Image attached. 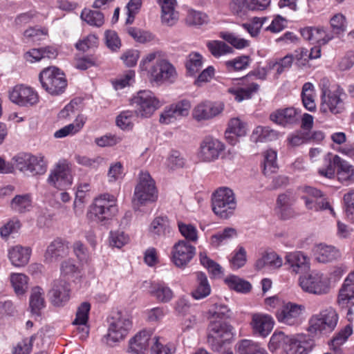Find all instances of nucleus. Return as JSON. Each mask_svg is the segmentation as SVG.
<instances>
[{
	"label": "nucleus",
	"instance_id": "nucleus-6",
	"mask_svg": "<svg viewBox=\"0 0 354 354\" xmlns=\"http://www.w3.org/2000/svg\"><path fill=\"white\" fill-rule=\"evenodd\" d=\"M212 207L214 213L221 218H227L236 207V202L232 189L220 187L212 196Z\"/></svg>",
	"mask_w": 354,
	"mask_h": 354
},
{
	"label": "nucleus",
	"instance_id": "nucleus-1",
	"mask_svg": "<svg viewBox=\"0 0 354 354\" xmlns=\"http://www.w3.org/2000/svg\"><path fill=\"white\" fill-rule=\"evenodd\" d=\"M207 342L212 349L219 352L233 339L234 333L231 326L222 321L230 317V310L222 304H215L209 310Z\"/></svg>",
	"mask_w": 354,
	"mask_h": 354
},
{
	"label": "nucleus",
	"instance_id": "nucleus-35",
	"mask_svg": "<svg viewBox=\"0 0 354 354\" xmlns=\"http://www.w3.org/2000/svg\"><path fill=\"white\" fill-rule=\"evenodd\" d=\"M80 277V270L75 265L74 260L66 259L62 261L60 266V277L58 279H64L66 281L71 280L75 282Z\"/></svg>",
	"mask_w": 354,
	"mask_h": 354
},
{
	"label": "nucleus",
	"instance_id": "nucleus-20",
	"mask_svg": "<svg viewBox=\"0 0 354 354\" xmlns=\"http://www.w3.org/2000/svg\"><path fill=\"white\" fill-rule=\"evenodd\" d=\"M301 36L311 44L325 45L333 39V33L322 26H307L300 30Z\"/></svg>",
	"mask_w": 354,
	"mask_h": 354
},
{
	"label": "nucleus",
	"instance_id": "nucleus-64",
	"mask_svg": "<svg viewBox=\"0 0 354 354\" xmlns=\"http://www.w3.org/2000/svg\"><path fill=\"white\" fill-rule=\"evenodd\" d=\"M20 226L18 220L11 219L0 228V235L3 239H8L10 235L17 233Z\"/></svg>",
	"mask_w": 354,
	"mask_h": 354
},
{
	"label": "nucleus",
	"instance_id": "nucleus-14",
	"mask_svg": "<svg viewBox=\"0 0 354 354\" xmlns=\"http://www.w3.org/2000/svg\"><path fill=\"white\" fill-rule=\"evenodd\" d=\"M304 307L292 302L284 304L276 312L277 321L283 324L290 326H297L302 322V313Z\"/></svg>",
	"mask_w": 354,
	"mask_h": 354
},
{
	"label": "nucleus",
	"instance_id": "nucleus-47",
	"mask_svg": "<svg viewBox=\"0 0 354 354\" xmlns=\"http://www.w3.org/2000/svg\"><path fill=\"white\" fill-rule=\"evenodd\" d=\"M10 283L18 296L24 295L28 288V277L22 273H12L10 277Z\"/></svg>",
	"mask_w": 354,
	"mask_h": 354
},
{
	"label": "nucleus",
	"instance_id": "nucleus-24",
	"mask_svg": "<svg viewBox=\"0 0 354 354\" xmlns=\"http://www.w3.org/2000/svg\"><path fill=\"white\" fill-rule=\"evenodd\" d=\"M151 333L142 330L138 333L129 342L128 351L131 354H145L152 342Z\"/></svg>",
	"mask_w": 354,
	"mask_h": 354
},
{
	"label": "nucleus",
	"instance_id": "nucleus-50",
	"mask_svg": "<svg viewBox=\"0 0 354 354\" xmlns=\"http://www.w3.org/2000/svg\"><path fill=\"white\" fill-rule=\"evenodd\" d=\"M352 333L353 328L350 324L342 328L330 340L331 348L335 352L339 353L341 351L339 347L346 342Z\"/></svg>",
	"mask_w": 354,
	"mask_h": 354
},
{
	"label": "nucleus",
	"instance_id": "nucleus-40",
	"mask_svg": "<svg viewBox=\"0 0 354 354\" xmlns=\"http://www.w3.org/2000/svg\"><path fill=\"white\" fill-rule=\"evenodd\" d=\"M11 208L18 213L29 212L32 207V198L30 194L15 196L10 203Z\"/></svg>",
	"mask_w": 354,
	"mask_h": 354
},
{
	"label": "nucleus",
	"instance_id": "nucleus-30",
	"mask_svg": "<svg viewBox=\"0 0 354 354\" xmlns=\"http://www.w3.org/2000/svg\"><path fill=\"white\" fill-rule=\"evenodd\" d=\"M225 136L232 145H236L243 136V122L241 118H232L228 122Z\"/></svg>",
	"mask_w": 354,
	"mask_h": 354
},
{
	"label": "nucleus",
	"instance_id": "nucleus-4",
	"mask_svg": "<svg viewBox=\"0 0 354 354\" xmlns=\"http://www.w3.org/2000/svg\"><path fill=\"white\" fill-rule=\"evenodd\" d=\"M346 93L339 86L332 89L323 85L321 91L320 111L323 113L338 115L345 110Z\"/></svg>",
	"mask_w": 354,
	"mask_h": 354
},
{
	"label": "nucleus",
	"instance_id": "nucleus-27",
	"mask_svg": "<svg viewBox=\"0 0 354 354\" xmlns=\"http://www.w3.org/2000/svg\"><path fill=\"white\" fill-rule=\"evenodd\" d=\"M283 265L281 257L274 252H266L255 263L256 269L269 272Z\"/></svg>",
	"mask_w": 354,
	"mask_h": 354
},
{
	"label": "nucleus",
	"instance_id": "nucleus-26",
	"mask_svg": "<svg viewBox=\"0 0 354 354\" xmlns=\"http://www.w3.org/2000/svg\"><path fill=\"white\" fill-rule=\"evenodd\" d=\"M295 274L306 272L310 268V259L301 251L287 253L286 255V264Z\"/></svg>",
	"mask_w": 354,
	"mask_h": 354
},
{
	"label": "nucleus",
	"instance_id": "nucleus-42",
	"mask_svg": "<svg viewBox=\"0 0 354 354\" xmlns=\"http://www.w3.org/2000/svg\"><path fill=\"white\" fill-rule=\"evenodd\" d=\"M90 309L91 305L88 302L85 301L82 303L77 308L76 317L73 322L74 325H78L79 329L86 334L88 333L86 324L88 319Z\"/></svg>",
	"mask_w": 354,
	"mask_h": 354
},
{
	"label": "nucleus",
	"instance_id": "nucleus-48",
	"mask_svg": "<svg viewBox=\"0 0 354 354\" xmlns=\"http://www.w3.org/2000/svg\"><path fill=\"white\" fill-rule=\"evenodd\" d=\"M207 47L211 54L216 58L231 54L233 52L232 47L220 40H212L207 43Z\"/></svg>",
	"mask_w": 354,
	"mask_h": 354
},
{
	"label": "nucleus",
	"instance_id": "nucleus-59",
	"mask_svg": "<svg viewBox=\"0 0 354 354\" xmlns=\"http://www.w3.org/2000/svg\"><path fill=\"white\" fill-rule=\"evenodd\" d=\"M310 140V134L303 131H297L290 134L287 138V141L292 147H297L305 144Z\"/></svg>",
	"mask_w": 354,
	"mask_h": 354
},
{
	"label": "nucleus",
	"instance_id": "nucleus-56",
	"mask_svg": "<svg viewBox=\"0 0 354 354\" xmlns=\"http://www.w3.org/2000/svg\"><path fill=\"white\" fill-rule=\"evenodd\" d=\"M267 20L268 18L266 17H254L250 20L249 22L245 24V30L248 31L251 37H255L259 35L263 24Z\"/></svg>",
	"mask_w": 354,
	"mask_h": 354
},
{
	"label": "nucleus",
	"instance_id": "nucleus-63",
	"mask_svg": "<svg viewBox=\"0 0 354 354\" xmlns=\"http://www.w3.org/2000/svg\"><path fill=\"white\" fill-rule=\"evenodd\" d=\"M134 113L131 111H122L116 118L117 125L122 129H129L132 127Z\"/></svg>",
	"mask_w": 354,
	"mask_h": 354
},
{
	"label": "nucleus",
	"instance_id": "nucleus-57",
	"mask_svg": "<svg viewBox=\"0 0 354 354\" xmlns=\"http://www.w3.org/2000/svg\"><path fill=\"white\" fill-rule=\"evenodd\" d=\"M209 21L208 16L202 12L190 10L187 12L186 21L189 25L201 26Z\"/></svg>",
	"mask_w": 354,
	"mask_h": 354
},
{
	"label": "nucleus",
	"instance_id": "nucleus-62",
	"mask_svg": "<svg viewBox=\"0 0 354 354\" xmlns=\"http://www.w3.org/2000/svg\"><path fill=\"white\" fill-rule=\"evenodd\" d=\"M178 226L180 234L187 240L190 241H196L198 239L197 230L194 225L178 222Z\"/></svg>",
	"mask_w": 354,
	"mask_h": 354
},
{
	"label": "nucleus",
	"instance_id": "nucleus-17",
	"mask_svg": "<svg viewBox=\"0 0 354 354\" xmlns=\"http://www.w3.org/2000/svg\"><path fill=\"white\" fill-rule=\"evenodd\" d=\"M269 118L279 126L290 129L299 124L300 111L294 107L278 109L270 114Z\"/></svg>",
	"mask_w": 354,
	"mask_h": 354
},
{
	"label": "nucleus",
	"instance_id": "nucleus-58",
	"mask_svg": "<svg viewBox=\"0 0 354 354\" xmlns=\"http://www.w3.org/2000/svg\"><path fill=\"white\" fill-rule=\"evenodd\" d=\"M75 159L79 165L91 169H97L103 162V158L100 156L90 158L86 156L76 155Z\"/></svg>",
	"mask_w": 354,
	"mask_h": 354
},
{
	"label": "nucleus",
	"instance_id": "nucleus-3",
	"mask_svg": "<svg viewBox=\"0 0 354 354\" xmlns=\"http://www.w3.org/2000/svg\"><path fill=\"white\" fill-rule=\"evenodd\" d=\"M107 322L108 330L104 340L110 346L122 341L132 327V321L129 316L120 311L113 312L108 317Z\"/></svg>",
	"mask_w": 354,
	"mask_h": 354
},
{
	"label": "nucleus",
	"instance_id": "nucleus-51",
	"mask_svg": "<svg viewBox=\"0 0 354 354\" xmlns=\"http://www.w3.org/2000/svg\"><path fill=\"white\" fill-rule=\"evenodd\" d=\"M47 162L41 154L33 156L30 154L28 172L32 175L43 174L46 172Z\"/></svg>",
	"mask_w": 354,
	"mask_h": 354
},
{
	"label": "nucleus",
	"instance_id": "nucleus-2",
	"mask_svg": "<svg viewBox=\"0 0 354 354\" xmlns=\"http://www.w3.org/2000/svg\"><path fill=\"white\" fill-rule=\"evenodd\" d=\"M140 68L142 71H147L151 79L158 84L170 80L176 75L174 66L161 57L158 51L147 55L140 62Z\"/></svg>",
	"mask_w": 354,
	"mask_h": 354
},
{
	"label": "nucleus",
	"instance_id": "nucleus-44",
	"mask_svg": "<svg viewBox=\"0 0 354 354\" xmlns=\"http://www.w3.org/2000/svg\"><path fill=\"white\" fill-rule=\"evenodd\" d=\"M86 118L84 115H78L75 122L66 125L55 132L54 136L57 138H62L69 135L78 132L84 126Z\"/></svg>",
	"mask_w": 354,
	"mask_h": 354
},
{
	"label": "nucleus",
	"instance_id": "nucleus-5",
	"mask_svg": "<svg viewBox=\"0 0 354 354\" xmlns=\"http://www.w3.org/2000/svg\"><path fill=\"white\" fill-rule=\"evenodd\" d=\"M158 198V191L155 182L148 172L141 171L133 197L134 209L138 210L140 207L148 203H153Z\"/></svg>",
	"mask_w": 354,
	"mask_h": 354
},
{
	"label": "nucleus",
	"instance_id": "nucleus-25",
	"mask_svg": "<svg viewBox=\"0 0 354 354\" xmlns=\"http://www.w3.org/2000/svg\"><path fill=\"white\" fill-rule=\"evenodd\" d=\"M68 242L57 238L53 240L48 245L44 254V261L46 263H53L58 260L59 258L64 257L68 253Z\"/></svg>",
	"mask_w": 354,
	"mask_h": 354
},
{
	"label": "nucleus",
	"instance_id": "nucleus-16",
	"mask_svg": "<svg viewBox=\"0 0 354 354\" xmlns=\"http://www.w3.org/2000/svg\"><path fill=\"white\" fill-rule=\"evenodd\" d=\"M70 283L64 279H55L52 282L48 295L51 304L56 307L65 306L71 298Z\"/></svg>",
	"mask_w": 354,
	"mask_h": 354
},
{
	"label": "nucleus",
	"instance_id": "nucleus-52",
	"mask_svg": "<svg viewBox=\"0 0 354 354\" xmlns=\"http://www.w3.org/2000/svg\"><path fill=\"white\" fill-rule=\"evenodd\" d=\"M80 17L88 25L96 27L101 26L104 21V15L101 12L88 9H84Z\"/></svg>",
	"mask_w": 354,
	"mask_h": 354
},
{
	"label": "nucleus",
	"instance_id": "nucleus-21",
	"mask_svg": "<svg viewBox=\"0 0 354 354\" xmlns=\"http://www.w3.org/2000/svg\"><path fill=\"white\" fill-rule=\"evenodd\" d=\"M273 317L268 314H254L250 325L254 335L263 338L266 337L272 330L274 326Z\"/></svg>",
	"mask_w": 354,
	"mask_h": 354
},
{
	"label": "nucleus",
	"instance_id": "nucleus-46",
	"mask_svg": "<svg viewBox=\"0 0 354 354\" xmlns=\"http://www.w3.org/2000/svg\"><path fill=\"white\" fill-rule=\"evenodd\" d=\"M292 336L286 335L283 331L275 330L272 335L268 343V348L274 352L279 348H284L286 346H289L291 342Z\"/></svg>",
	"mask_w": 354,
	"mask_h": 354
},
{
	"label": "nucleus",
	"instance_id": "nucleus-31",
	"mask_svg": "<svg viewBox=\"0 0 354 354\" xmlns=\"http://www.w3.org/2000/svg\"><path fill=\"white\" fill-rule=\"evenodd\" d=\"M31 249L20 245H15L8 250V258L12 264L16 267L26 265L30 258Z\"/></svg>",
	"mask_w": 354,
	"mask_h": 354
},
{
	"label": "nucleus",
	"instance_id": "nucleus-43",
	"mask_svg": "<svg viewBox=\"0 0 354 354\" xmlns=\"http://www.w3.org/2000/svg\"><path fill=\"white\" fill-rule=\"evenodd\" d=\"M330 30L333 39L339 37L346 31L347 21L346 17L342 13L335 14L329 21Z\"/></svg>",
	"mask_w": 354,
	"mask_h": 354
},
{
	"label": "nucleus",
	"instance_id": "nucleus-61",
	"mask_svg": "<svg viewBox=\"0 0 354 354\" xmlns=\"http://www.w3.org/2000/svg\"><path fill=\"white\" fill-rule=\"evenodd\" d=\"M129 241V237L123 232L111 231L109 235V243L112 247L121 248Z\"/></svg>",
	"mask_w": 354,
	"mask_h": 354
},
{
	"label": "nucleus",
	"instance_id": "nucleus-55",
	"mask_svg": "<svg viewBox=\"0 0 354 354\" xmlns=\"http://www.w3.org/2000/svg\"><path fill=\"white\" fill-rule=\"evenodd\" d=\"M199 259L201 263L213 275L217 276L223 273L222 267L218 263L210 259L205 252H201L199 253Z\"/></svg>",
	"mask_w": 354,
	"mask_h": 354
},
{
	"label": "nucleus",
	"instance_id": "nucleus-29",
	"mask_svg": "<svg viewBox=\"0 0 354 354\" xmlns=\"http://www.w3.org/2000/svg\"><path fill=\"white\" fill-rule=\"evenodd\" d=\"M315 259L319 263H328L339 257V252L335 247L324 243L315 245L313 249Z\"/></svg>",
	"mask_w": 354,
	"mask_h": 354
},
{
	"label": "nucleus",
	"instance_id": "nucleus-19",
	"mask_svg": "<svg viewBox=\"0 0 354 354\" xmlns=\"http://www.w3.org/2000/svg\"><path fill=\"white\" fill-rule=\"evenodd\" d=\"M223 109L222 102H204L194 108L192 116L197 122L206 121L220 114Z\"/></svg>",
	"mask_w": 354,
	"mask_h": 354
},
{
	"label": "nucleus",
	"instance_id": "nucleus-60",
	"mask_svg": "<svg viewBox=\"0 0 354 354\" xmlns=\"http://www.w3.org/2000/svg\"><path fill=\"white\" fill-rule=\"evenodd\" d=\"M174 347L171 345L164 346L159 342V339L154 336L150 346V354H171L174 352Z\"/></svg>",
	"mask_w": 354,
	"mask_h": 354
},
{
	"label": "nucleus",
	"instance_id": "nucleus-11",
	"mask_svg": "<svg viewBox=\"0 0 354 354\" xmlns=\"http://www.w3.org/2000/svg\"><path fill=\"white\" fill-rule=\"evenodd\" d=\"M302 192L304 195L301 199L304 201L307 209L316 212L328 210L333 216H335L333 207L321 190L313 187L304 186Z\"/></svg>",
	"mask_w": 354,
	"mask_h": 354
},
{
	"label": "nucleus",
	"instance_id": "nucleus-18",
	"mask_svg": "<svg viewBox=\"0 0 354 354\" xmlns=\"http://www.w3.org/2000/svg\"><path fill=\"white\" fill-rule=\"evenodd\" d=\"M9 97L13 103L21 106H32L38 101V95L32 88L23 85H16L9 93Z\"/></svg>",
	"mask_w": 354,
	"mask_h": 354
},
{
	"label": "nucleus",
	"instance_id": "nucleus-22",
	"mask_svg": "<svg viewBox=\"0 0 354 354\" xmlns=\"http://www.w3.org/2000/svg\"><path fill=\"white\" fill-rule=\"evenodd\" d=\"M195 252V247L185 241H180L173 248L172 261L177 267H183L192 260Z\"/></svg>",
	"mask_w": 354,
	"mask_h": 354
},
{
	"label": "nucleus",
	"instance_id": "nucleus-12",
	"mask_svg": "<svg viewBox=\"0 0 354 354\" xmlns=\"http://www.w3.org/2000/svg\"><path fill=\"white\" fill-rule=\"evenodd\" d=\"M225 149L224 143L218 139L206 136L200 143L197 158L203 162H212L220 158Z\"/></svg>",
	"mask_w": 354,
	"mask_h": 354
},
{
	"label": "nucleus",
	"instance_id": "nucleus-8",
	"mask_svg": "<svg viewBox=\"0 0 354 354\" xmlns=\"http://www.w3.org/2000/svg\"><path fill=\"white\" fill-rule=\"evenodd\" d=\"M134 113L142 118H150L161 106L160 101L149 90L138 91L131 99Z\"/></svg>",
	"mask_w": 354,
	"mask_h": 354
},
{
	"label": "nucleus",
	"instance_id": "nucleus-54",
	"mask_svg": "<svg viewBox=\"0 0 354 354\" xmlns=\"http://www.w3.org/2000/svg\"><path fill=\"white\" fill-rule=\"evenodd\" d=\"M354 299V284L344 283L339 290L338 295V303L344 306L346 304L352 303Z\"/></svg>",
	"mask_w": 354,
	"mask_h": 354
},
{
	"label": "nucleus",
	"instance_id": "nucleus-38",
	"mask_svg": "<svg viewBox=\"0 0 354 354\" xmlns=\"http://www.w3.org/2000/svg\"><path fill=\"white\" fill-rule=\"evenodd\" d=\"M263 173L268 176L275 173L278 169L277 153L275 150L270 149L263 153Z\"/></svg>",
	"mask_w": 354,
	"mask_h": 354
},
{
	"label": "nucleus",
	"instance_id": "nucleus-33",
	"mask_svg": "<svg viewBox=\"0 0 354 354\" xmlns=\"http://www.w3.org/2000/svg\"><path fill=\"white\" fill-rule=\"evenodd\" d=\"M266 75V71L263 68L255 69L246 75H245V99L250 98L252 95L257 92L259 84L255 82L249 83L253 77L255 79H264Z\"/></svg>",
	"mask_w": 354,
	"mask_h": 354
},
{
	"label": "nucleus",
	"instance_id": "nucleus-32",
	"mask_svg": "<svg viewBox=\"0 0 354 354\" xmlns=\"http://www.w3.org/2000/svg\"><path fill=\"white\" fill-rule=\"evenodd\" d=\"M335 164L337 165V178L339 182L349 185L354 182V167L347 161L335 155Z\"/></svg>",
	"mask_w": 354,
	"mask_h": 354
},
{
	"label": "nucleus",
	"instance_id": "nucleus-34",
	"mask_svg": "<svg viewBox=\"0 0 354 354\" xmlns=\"http://www.w3.org/2000/svg\"><path fill=\"white\" fill-rule=\"evenodd\" d=\"M150 293L151 296L161 303H168L174 297L171 289L162 281L153 282L151 286Z\"/></svg>",
	"mask_w": 354,
	"mask_h": 354
},
{
	"label": "nucleus",
	"instance_id": "nucleus-28",
	"mask_svg": "<svg viewBox=\"0 0 354 354\" xmlns=\"http://www.w3.org/2000/svg\"><path fill=\"white\" fill-rule=\"evenodd\" d=\"M161 7V20L164 24L173 26L178 20V13L176 10V0H158Z\"/></svg>",
	"mask_w": 354,
	"mask_h": 354
},
{
	"label": "nucleus",
	"instance_id": "nucleus-13",
	"mask_svg": "<svg viewBox=\"0 0 354 354\" xmlns=\"http://www.w3.org/2000/svg\"><path fill=\"white\" fill-rule=\"evenodd\" d=\"M299 286L304 291L315 295L326 294L329 290L327 277L317 271L300 277Z\"/></svg>",
	"mask_w": 354,
	"mask_h": 354
},
{
	"label": "nucleus",
	"instance_id": "nucleus-37",
	"mask_svg": "<svg viewBox=\"0 0 354 354\" xmlns=\"http://www.w3.org/2000/svg\"><path fill=\"white\" fill-rule=\"evenodd\" d=\"M149 232L153 236L162 237L170 234L171 227L166 216H158L151 223Z\"/></svg>",
	"mask_w": 354,
	"mask_h": 354
},
{
	"label": "nucleus",
	"instance_id": "nucleus-15",
	"mask_svg": "<svg viewBox=\"0 0 354 354\" xmlns=\"http://www.w3.org/2000/svg\"><path fill=\"white\" fill-rule=\"evenodd\" d=\"M48 182L60 189H66L72 185L71 169L66 160H60L57 163L48 178Z\"/></svg>",
	"mask_w": 354,
	"mask_h": 354
},
{
	"label": "nucleus",
	"instance_id": "nucleus-41",
	"mask_svg": "<svg viewBox=\"0 0 354 354\" xmlns=\"http://www.w3.org/2000/svg\"><path fill=\"white\" fill-rule=\"evenodd\" d=\"M237 236L236 230L232 227H226L213 234L210 238V244L214 248H218L221 245L228 243L231 239Z\"/></svg>",
	"mask_w": 354,
	"mask_h": 354
},
{
	"label": "nucleus",
	"instance_id": "nucleus-7",
	"mask_svg": "<svg viewBox=\"0 0 354 354\" xmlns=\"http://www.w3.org/2000/svg\"><path fill=\"white\" fill-rule=\"evenodd\" d=\"M338 320V314L333 308H325L310 318L308 330L324 335L329 334L335 330Z\"/></svg>",
	"mask_w": 354,
	"mask_h": 354
},
{
	"label": "nucleus",
	"instance_id": "nucleus-23",
	"mask_svg": "<svg viewBox=\"0 0 354 354\" xmlns=\"http://www.w3.org/2000/svg\"><path fill=\"white\" fill-rule=\"evenodd\" d=\"M315 346L314 338L308 334L292 335L288 354H308Z\"/></svg>",
	"mask_w": 354,
	"mask_h": 354
},
{
	"label": "nucleus",
	"instance_id": "nucleus-49",
	"mask_svg": "<svg viewBox=\"0 0 354 354\" xmlns=\"http://www.w3.org/2000/svg\"><path fill=\"white\" fill-rule=\"evenodd\" d=\"M304 106L309 111H315L316 104L314 99V86L310 82H306L302 86L301 94Z\"/></svg>",
	"mask_w": 354,
	"mask_h": 354
},
{
	"label": "nucleus",
	"instance_id": "nucleus-45",
	"mask_svg": "<svg viewBox=\"0 0 354 354\" xmlns=\"http://www.w3.org/2000/svg\"><path fill=\"white\" fill-rule=\"evenodd\" d=\"M44 306V290L41 287H34L30 297V307L32 313L38 315L39 310Z\"/></svg>",
	"mask_w": 354,
	"mask_h": 354
},
{
	"label": "nucleus",
	"instance_id": "nucleus-39",
	"mask_svg": "<svg viewBox=\"0 0 354 354\" xmlns=\"http://www.w3.org/2000/svg\"><path fill=\"white\" fill-rule=\"evenodd\" d=\"M197 285L192 291V297L197 300L202 299L211 292V287L206 275L203 272L196 273Z\"/></svg>",
	"mask_w": 354,
	"mask_h": 354
},
{
	"label": "nucleus",
	"instance_id": "nucleus-36",
	"mask_svg": "<svg viewBox=\"0 0 354 354\" xmlns=\"http://www.w3.org/2000/svg\"><path fill=\"white\" fill-rule=\"evenodd\" d=\"M279 137V132L269 127L259 126L255 128L251 136V140L254 142H266L275 140Z\"/></svg>",
	"mask_w": 354,
	"mask_h": 354
},
{
	"label": "nucleus",
	"instance_id": "nucleus-10",
	"mask_svg": "<svg viewBox=\"0 0 354 354\" xmlns=\"http://www.w3.org/2000/svg\"><path fill=\"white\" fill-rule=\"evenodd\" d=\"M39 81L48 93L55 95L62 93L67 86L64 74L55 66L44 69L39 74Z\"/></svg>",
	"mask_w": 354,
	"mask_h": 354
},
{
	"label": "nucleus",
	"instance_id": "nucleus-53",
	"mask_svg": "<svg viewBox=\"0 0 354 354\" xmlns=\"http://www.w3.org/2000/svg\"><path fill=\"white\" fill-rule=\"evenodd\" d=\"M185 65L189 75H195L203 66V56L198 53H190L187 57Z\"/></svg>",
	"mask_w": 354,
	"mask_h": 354
},
{
	"label": "nucleus",
	"instance_id": "nucleus-9",
	"mask_svg": "<svg viewBox=\"0 0 354 354\" xmlns=\"http://www.w3.org/2000/svg\"><path fill=\"white\" fill-rule=\"evenodd\" d=\"M116 198L109 194H103L97 197L91 206L90 212L100 223L112 218L118 212Z\"/></svg>",
	"mask_w": 354,
	"mask_h": 354
}]
</instances>
